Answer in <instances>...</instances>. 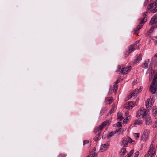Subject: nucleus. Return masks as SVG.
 Returning <instances> with one entry per match:
<instances>
[{
	"label": "nucleus",
	"instance_id": "7ed1b4c3",
	"mask_svg": "<svg viewBox=\"0 0 157 157\" xmlns=\"http://www.w3.org/2000/svg\"><path fill=\"white\" fill-rule=\"evenodd\" d=\"M147 12H145L143 13V15L144 17L142 18H141L139 20L140 22L138 26L134 29V32L136 33L138 31L140 30L141 28L142 27L144 24L147 21Z\"/></svg>",
	"mask_w": 157,
	"mask_h": 157
},
{
	"label": "nucleus",
	"instance_id": "5fc2aeb1",
	"mask_svg": "<svg viewBox=\"0 0 157 157\" xmlns=\"http://www.w3.org/2000/svg\"><path fill=\"white\" fill-rule=\"evenodd\" d=\"M150 99H147V102L148 103H149V101H150Z\"/></svg>",
	"mask_w": 157,
	"mask_h": 157
},
{
	"label": "nucleus",
	"instance_id": "c85d7f7f",
	"mask_svg": "<svg viewBox=\"0 0 157 157\" xmlns=\"http://www.w3.org/2000/svg\"><path fill=\"white\" fill-rule=\"evenodd\" d=\"M154 29L155 28L152 26H151L148 32V33H152L154 31Z\"/></svg>",
	"mask_w": 157,
	"mask_h": 157
},
{
	"label": "nucleus",
	"instance_id": "49530a36",
	"mask_svg": "<svg viewBox=\"0 0 157 157\" xmlns=\"http://www.w3.org/2000/svg\"><path fill=\"white\" fill-rule=\"evenodd\" d=\"M142 89V88L141 87H140V88L139 89L140 90L139 92H140L141 91Z\"/></svg>",
	"mask_w": 157,
	"mask_h": 157
},
{
	"label": "nucleus",
	"instance_id": "de8ad7c7",
	"mask_svg": "<svg viewBox=\"0 0 157 157\" xmlns=\"http://www.w3.org/2000/svg\"><path fill=\"white\" fill-rule=\"evenodd\" d=\"M140 41V40H139L138 41H136V43L135 44H137V43H138Z\"/></svg>",
	"mask_w": 157,
	"mask_h": 157
},
{
	"label": "nucleus",
	"instance_id": "473e14b6",
	"mask_svg": "<svg viewBox=\"0 0 157 157\" xmlns=\"http://www.w3.org/2000/svg\"><path fill=\"white\" fill-rule=\"evenodd\" d=\"M105 109H102L100 112V114L101 115H102L104 114L105 112Z\"/></svg>",
	"mask_w": 157,
	"mask_h": 157
},
{
	"label": "nucleus",
	"instance_id": "a19ab883",
	"mask_svg": "<svg viewBox=\"0 0 157 157\" xmlns=\"http://www.w3.org/2000/svg\"><path fill=\"white\" fill-rule=\"evenodd\" d=\"M95 155V153H94L92 154H90L89 156V157H94Z\"/></svg>",
	"mask_w": 157,
	"mask_h": 157
},
{
	"label": "nucleus",
	"instance_id": "37998d69",
	"mask_svg": "<svg viewBox=\"0 0 157 157\" xmlns=\"http://www.w3.org/2000/svg\"><path fill=\"white\" fill-rule=\"evenodd\" d=\"M145 105L146 106L147 108L148 109H149V105H148V103L147 104V102H146V104Z\"/></svg>",
	"mask_w": 157,
	"mask_h": 157
},
{
	"label": "nucleus",
	"instance_id": "ddd939ff",
	"mask_svg": "<svg viewBox=\"0 0 157 157\" xmlns=\"http://www.w3.org/2000/svg\"><path fill=\"white\" fill-rule=\"evenodd\" d=\"M140 90L138 89H136L134 90L131 92L132 95L133 96L134 98H135L137 96Z\"/></svg>",
	"mask_w": 157,
	"mask_h": 157
},
{
	"label": "nucleus",
	"instance_id": "58836bf2",
	"mask_svg": "<svg viewBox=\"0 0 157 157\" xmlns=\"http://www.w3.org/2000/svg\"><path fill=\"white\" fill-rule=\"evenodd\" d=\"M154 25L152 26L155 28H157V22H156L155 24H154Z\"/></svg>",
	"mask_w": 157,
	"mask_h": 157
},
{
	"label": "nucleus",
	"instance_id": "4468645a",
	"mask_svg": "<svg viewBox=\"0 0 157 157\" xmlns=\"http://www.w3.org/2000/svg\"><path fill=\"white\" fill-rule=\"evenodd\" d=\"M128 140H127V137L124 138L122 141V144L124 147H126L128 145Z\"/></svg>",
	"mask_w": 157,
	"mask_h": 157
},
{
	"label": "nucleus",
	"instance_id": "603ef678",
	"mask_svg": "<svg viewBox=\"0 0 157 157\" xmlns=\"http://www.w3.org/2000/svg\"><path fill=\"white\" fill-rule=\"evenodd\" d=\"M127 156H129V157H130L131 155H130L128 153L127 155Z\"/></svg>",
	"mask_w": 157,
	"mask_h": 157
},
{
	"label": "nucleus",
	"instance_id": "e433bc0d",
	"mask_svg": "<svg viewBox=\"0 0 157 157\" xmlns=\"http://www.w3.org/2000/svg\"><path fill=\"white\" fill-rule=\"evenodd\" d=\"M134 150L133 149H132V150H131L130 151V152L128 154H129L130 155H132V154H133V153H134Z\"/></svg>",
	"mask_w": 157,
	"mask_h": 157
},
{
	"label": "nucleus",
	"instance_id": "f03ea898",
	"mask_svg": "<svg viewBox=\"0 0 157 157\" xmlns=\"http://www.w3.org/2000/svg\"><path fill=\"white\" fill-rule=\"evenodd\" d=\"M153 78L151 84L150 86V91L152 94H154L155 92L156 89L157 84L156 82L157 81V71H153L151 73L150 77L149 79L151 80Z\"/></svg>",
	"mask_w": 157,
	"mask_h": 157
},
{
	"label": "nucleus",
	"instance_id": "dca6fc26",
	"mask_svg": "<svg viewBox=\"0 0 157 157\" xmlns=\"http://www.w3.org/2000/svg\"><path fill=\"white\" fill-rule=\"evenodd\" d=\"M157 113V107L155 106H154L152 108V115L155 117Z\"/></svg>",
	"mask_w": 157,
	"mask_h": 157
},
{
	"label": "nucleus",
	"instance_id": "9b49d317",
	"mask_svg": "<svg viewBox=\"0 0 157 157\" xmlns=\"http://www.w3.org/2000/svg\"><path fill=\"white\" fill-rule=\"evenodd\" d=\"M143 121L140 119H137L134 121V125L141 126L143 124Z\"/></svg>",
	"mask_w": 157,
	"mask_h": 157
},
{
	"label": "nucleus",
	"instance_id": "a18cd8bd",
	"mask_svg": "<svg viewBox=\"0 0 157 157\" xmlns=\"http://www.w3.org/2000/svg\"><path fill=\"white\" fill-rule=\"evenodd\" d=\"M120 82V80H117L114 83V84H117L118 83H119Z\"/></svg>",
	"mask_w": 157,
	"mask_h": 157
},
{
	"label": "nucleus",
	"instance_id": "f704fd0d",
	"mask_svg": "<svg viewBox=\"0 0 157 157\" xmlns=\"http://www.w3.org/2000/svg\"><path fill=\"white\" fill-rule=\"evenodd\" d=\"M114 107H113L112 108H111V110L109 111V113L110 114H111L114 112Z\"/></svg>",
	"mask_w": 157,
	"mask_h": 157
},
{
	"label": "nucleus",
	"instance_id": "f3484780",
	"mask_svg": "<svg viewBox=\"0 0 157 157\" xmlns=\"http://www.w3.org/2000/svg\"><path fill=\"white\" fill-rule=\"evenodd\" d=\"M122 115L123 114L121 112H118L117 114V119L120 121H121L124 118V117H123Z\"/></svg>",
	"mask_w": 157,
	"mask_h": 157
},
{
	"label": "nucleus",
	"instance_id": "72a5a7b5",
	"mask_svg": "<svg viewBox=\"0 0 157 157\" xmlns=\"http://www.w3.org/2000/svg\"><path fill=\"white\" fill-rule=\"evenodd\" d=\"M117 127H121H121L122 126L121 122H119L117 123Z\"/></svg>",
	"mask_w": 157,
	"mask_h": 157
},
{
	"label": "nucleus",
	"instance_id": "6e6d98bb",
	"mask_svg": "<svg viewBox=\"0 0 157 157\" xmlns=\"http://www.w3.org/2000/svg\"><path fill=\"white\" fill-rule=\"evenodd\" d=\"M150 155V157H152V156L153 155Z\"/></svg>",
	"mask_w": 157,
	"mask_h": 157
},
{
	"label": "nucleus",
	"instance_id": "4be33fe9",
	"mask_svg": "<svg viewBox=\"0 0 157 157\" xmlns=\"http://www.w3.org/2000/svg\"><path fill=\"white\" fill-rule=\"evenodd\" d=\"M114 134V133L113 131H112L111 132L109 133L107 135V137L108 138H110L112 137V136H113Z\"/></svg>",
	"mask_w": 157,
	"mask_h": 157
},
{
	"label": "nucleus",
	"instance_id": "f257e3e1",
	"mask_svg": "<svg viewBox=\"0 0 157 157\" xmlns=\"http://www.w3.org/2000/svg\"><path fill=\"white\" fill-rule=\"evenodd\" d=\"M111 122L110 121L106 120L103 122L101 125L95 128L94 131V132L96 135V136L94 138V140L95 141H97L98 140L101 133L103 128L106 126L109 125L110 124Z\"/></svg>",
	"mask_w": 157,
	"mask_h": 157
},
{
	"label": "nucleus",
	"instance_id": "393cba45",
	"mask_svg": "<svg viewBox=\"0 0 157 157\" xmlns=\"http://www.w3.org/2000/svg\"><path fill=\"white\" fill-rule=\"evenodd\" d=\"M153 19H151L149 23V25H152L153 24H155L156 22H157V21H155L154 20H153Z\"/></svg>",
	"mask_w": 157,
	"mask_h": 157
},
{
	"label": "nucleus",
	"instance_id": "4d7b16f0",
	"mask_svg": "<svg viewBox=\"0 0 157 157\" xmlns=\"http://www.w3.org/2000/svg\"><path fill=\"white\" fill-rule=\"evenodd\" d=\"M151 67V66H150V65H149V67Z\"/></svg>",
	"mask_w": 157,
	"mask_h": 157
},
{
	"label": "nucleus",
	"instance_id": "4c0bfd02",
	"mask_svg": "<svg viewBox=\"0 0 157 157\" xmlns=\"http://www.w3.org/2000/svg\"><path fill=\"white\" fill-rule=\"evenodd\" d=\"M66 155L65 154H61L59 155L58 157H66Z\"/></svg>",
	"mask_w": 157,
	"mask_h": 157
},
{
	"label": "nucleus",
	"instance_id": "ea45409f",
	"mask_svg": "<svg viewBox=\"0 0 157 157\" xmlns=\"http://www.w3.org/2000/svg\"><path fill=\"white\" fill-rule=\"evenodd\" d=\"M133 97V96L131 94L128 96L127 98L128 99H129Z\"/></svg>",
	"mask_w": 157,
	"mask_h": 157
},
{
	"label": "nucleus",
	"instance_id": "9d476101",
	"mask_svg": "<svg viewBox=\"0 0 157 157\" xmlns=\"http://www.w3.org/2000/svg\"><path fill=\"white\" fill-rule=\"evenodd\" d=\"M139 49L140 48L139 47H137V45H136V44H134L133 45H131L130 47L128 52L129 53H130L133 51L135 49Z\"/></svg>",
	"mask_w": 157,
	"mask_h": 157
},
{
	"label": "nucleus",
	"instance_id": "2f4dec72",
	"mask_svg": "<svg viewBox=\"0 0 157 157\" xmlns=\"http://www.w3.org/2000/svg\"><path fill=\"white\" fill-rule=\"evenodd\" d=\"M89 143V141L87 140H85L83 141V145L84 146L86 144H88Z\"/></svg>",
	"mask_w": 157,
	"mask_h": 157
},
{
	"label": "nucleus",
	"instance_id": "c756f323",
	"mask_svg": "<svg viewBox=\"0 0 157 157\" xmlns=\"http://www.w3.org/2000/svg\"><path fill=\"white\" fill-rule=\"evenodd\" d=\"M128 121V117H126L125 119H124L123 121V124H127V122Z\"/></svg>",
	"mask_w": 157,
	"mask_h": 157
},
{
	"label": "nucleus",
	"instance_id": "09e8293b",
	"mask_svg": "<svg viewBox=\"0 0 157 157\" xmlns=\"http://www.w3.org/2000/svg\"><path fill=\"white\" fill-rule=\"evenodd\" d=\"M154 57H157V53L155 54L154 56Z\"/></svg>",
	"mask_w": 157,
	"mask_h": 157
},
{
	"label": "nucleus",
	"instance_id": "864d4df0",
	"mask_svg": "<svg viewBox=\"0 0 157 157\" xmlns=\"http://www.w3.org/2000/svg\"><path fill=\"white\" fill-rule=\"evenodd\" d=\"M154 3H155L157 5V0H156V1H155V2H154Z\"/></svg>",
	"mask_w": 157,
	"mask_h": 157
},
{
	"label": "nucleus",
	"instance_id": "aec40b11",
	"mask_svg": "<svg viewBox=\"0 0 157 157\" xmlns=\"http://www.w3.org/2000/svg\"><path fill=\"white\" fill-rule=\"evenodd\" d=\"M155 153V151H154V149L152 148H150L149 149L147 155H153Z\"/></svg>",
	"mask_w": 157,
	"mask_h": 157
},
{
	"label": "nucleus",
	"instance_id": "a211bd4d",
	"mask_svg": "<svg viewBox=\"0 0 157 157\" xmlns=\"http://www.w3.org/2000/svg\"><path fill=\"white\" fill-rule=\"evenodd\" d=\"M148 135L145 134H143L141 137L142 140L144 141L147 140L148 138Z\"/></svg>",
	"mask_w": 157,
	"mask_h": 157
},
{
	"label": "nucleus",
	"instance_id": "2eb2a0df",
	"mask_svg": "<svg viewBox=\"0 0 157 157\" xmlns=\"http://www.w3.org/2000/svg\"><path fill=\"white\" fill-rule=\"evenodd\" d=\"M149 62V59H147L145 61L143 64L142 65V67L144 69L147 68L148 67V63Z\"/></svg>",
	"mask_w": 157,
	"mask_h": 157
},
{
	"label": "nucleus",
	"instance_id": "13d9d810",
	"mask_svg": "<svg viewBox=\"0 0 157 157\" xmlns=\"http://www.w3.org/2000/svg\"><path fill=\"white\" fill-rule=\"evenodd\" d=\"M89 157V156H88V157Z\"/></svg>",
	"mask_w": 157,
	"mask_h": 157
},
{
	"label": "nucleus",
	"instance_id": "cd10ccee",
	"mask_svg": "<svg viewBox=\"0 0 157 157\" xmlns=\"http://www.w3.org/2000/svg\"><path fill=\"white\" fill-rule=\"evenodd\" d=\"M155 21H157V14H155L152 17Z\"/></svg>",
	"mask_w": 157,
	"mask_h": 157
},
{
	"label": "nucleus",
	"instance_id": "a878e982",
	"mask_svg": "<svg viewBox=\"0 0 157 157\" xmlns=\"http://www.w3.org/2000/svg\"><path fill=\"white\" fill-rule=\"evenodd\" d=\"M150 133V130L148 129H146L145 130L143 133V134H145L146 135H149Z\"/></svg>",
	"mask_w": 157,
	"mask_h": 157
},
{
	"label": "nucleus",
	"instance_id": "c03bdc74",
	"mask_svg": "<svg viewBox=\"0 0 157 157\" xmlns=\"http://www.w3.org/2000/svg\"><path fill=\"white\" fill-rule=\"evenodd\" d=\"M153 101L151 100V101H150V107H151V106H152V103H153Z\"/></svg>",
	"mask_w": 157,
	"mask_h": 157
},
{
	"label": "nucleus",
	"instance_id": "423d86ee",
	"mask_svg": "<svg viewBox=\"0 0 157 157\" xmlns=\"http://www.w3.org/2000/svg\"><path fill=\"white\" fill-rule=\"evenodd\" d=\"M131 67L128 66L125 67H123L119 73H121L123 75L126 74L130 71L131 70Z\"/></svg>",
	"mask_w": 157,
	"mask_h": 157
},
{
	"label": "nucleus",
	"instance_id": "f8f14e48",
	"mask_svg": "<svg viewBox=\"0 0 157 157\" xmlns=\"http://www.w3.org/2000/svg\"><path fill=\"white\" fill-rule=\"evenodd\" d=\"M113 98L107 97L105 99V102L106 104H111L113 101Z\"/></svg>",
	"mask_w": 157,
	"mask_h": 157
},
{
	"label": "nucleus",
	"instance_id": "bb28decb",
	"mask_svg": "<svg viewBox=\"0 0 157 157\" xmlns=\"http://www.w3.org/2000/svg\"><path fill=\"white\" fill-rule=\"evenodd\" d=\"M121 129V128H120L117 129H116V131H113V132L114 133V134L117 133H120L121 131L120 130V129Z\"/></svg>",
	"mask_w": 157,
	"mask_h": 157
},
{
	"label": "nucleus",
	"instance_id": "0eeeda50",
	"mask_svg": "<svg viewBox=\"0 0 157 157\" xmlns=\"http://www.w3.org/2000/svg\"><path fill=\"white\" fill-rule=\"evenodd\" d=\"M110 142L109 141H107L105 144H101V146L100 151L101 152H103L106 150L108 148Z\"/></svg>",
	"mask_w": 157,
	"mask_h": 157
},
{
	"label": "nucleus",
	"instance_id": "412c9836",
	"mask_svg": "<svg viewBox=\"0 0 157 157\" xmlns=\"http://www.w3.org/2000/svg\"><path fill=\"white\" fill-rule=\"evenodd\" d=\"M141 60V55L139 54L137 57L136 59L134 61V63H137L138 62L140 61Z\"/></svg>",
	"mask_w": 157,
	"mask_h": 157
},
{
	"label": "nucleus",
	"instance_id": "20e7f679",
	"mask_svg": "<svg viewBox=\"0 0 157 157\" xmlns=\"http://www.w3.org/2000/svg\"><path fill=\"white\" fill-rule=\"evenodd\" d=\"M147 9L151 13H155L157 12V5L154 2L151 3L148 6Z\"/></svg>",
	"mask_w": 157,
	"mask_h": 157
},
{
	"label": "nucleus",
	"instance_id": "c9c22d12",
	"mask_svg": "<svg viewBox=\"0 0 157 157\" xmlns=\"http://www.w3.org/2000/svg\"><path fill=\"white\" fill-rule=\"evenodd\" d=\"M139 154V152L137 151L134 153V157H137Z\"/></svg>",
	"mask_w": 157,
	"mask_h": 157
},
{
	"label": "nucleus",
	"instance_id": "79ce46f5",
	"mask_svg": "<svg viewBox=\"0 0 157 157\" xmlns=\"http://www.w3.org/2000/svg\"><path fill=\"white\" fill-rule=\"evenodd\" d=\"M149 2V0H145V2L144 3V5H146Z\"/></svg>",
	"mask_w": 157,
	"mask_h": 157
},
{
	"label": "nucleus",
	"instance_id": "5701e85b",
	"mask_svg": "<svg viewBox=\"0 0 157 157\" xmlns=\"http://www.w3.org/2000/svg\"><path fill=\"white\" fill-rule=\"evenodd\" d=\"M118 86L117 84H114L113 85V92H116L117 90Z\"/></svg>",
	"mask_w": 157,
	"mask_h": 157
},
{
	"label": "nucleus",
	"instance_id": "1a4fd4ad",
	"mask_svg": "<svg viewBox=\"0 0 157 157\" xmlns=\"http://www.w3.org/2000/svg\"><path fill=\"white\" fill-rule=\"evenodd\" d=\"M134 106L133 103L132 101L127 103L124 105V108L129 109H131Z\"/></svg>",
	"mask_w": 157,
	"mask_h": 157
},
{
	"label": "nucleus",
	"instance_id": "6e6552de",
	"mask_svg": "<svg viewBox=\"0 0 157 157\" xmlns=\"http://www.w3.org/2000/svg\"><path fill=\"white\" fill-rule=\"evenodd\" d=\"M145 124L146 125H149L152 123L151 118V116L147 115L144 118Z\"/></svg>",
	"mask_w": 157,
	"mask_h": 157
},
{
	"label": "nucleus",
	"instance_id": "8fccbe9b",
	"mask_svg": "<svg viewBox=\"0 0 157 157\" xmlns=\"http://www.w3.org/2000/svg\"><path fill=\"white\" fill-rule=\"evenodd\" d=\"M112 90H110L109 91V94H111V92H112Z\"/></svg>",
	"mask_w": 157,
	"mask_h": 157
},
{
	"label": "nucleus",
	"instance_id": "3c124183",
	"mask_svg": "<svg viewBox=\"0 0 157 157\" xmlns=\"http://www.w3.org/2000/svg\"><path fill=\"white\" fill-rule=\"evenodd\" d=\"M118 69H121V67L120 66H118Z\"/></svg>",
	"mask_w": 157,
	"mask_h": 157
},
{
	"label": "nucleus",
	"instance_id": "39448f33",
	"mask_svg": "<svg viewBox=\"0 0 157 157\" xmlns=\"http://www.w3.org/2000/svg\"><path fill=\"white\" fill-rule=\"evenodd\" d=\"M146 113V110L145 109L141 108L139 111L137 112V114L140 118H143L145 116Z\"/></svg>",
	"mask_w": 157,
	"mask_h": 157
},
{
	"label": "nucleus",
	"instance_id": "6ab92c4d",
	"mask_svg": "<svg viewBox=\"0 0 157 157\" xmlns=\"http://www.w3.org/2000/svg\"><path fill=\"white\" fill-rule=\"evenodd\" d=\"M127 140H128V143H129L132 144V145L135 144V141L129 137H127Z\"/></svg>",
	"mask_w": 157,
	"mask_h": 157
},
{
	"label": "nucleus",
	"instance_id": "b1692460",
	"mask_svg": "<svg viewBox=\"0 0 157 157\" xmlns=\"http://www.w3.org/2000/svg\"><path fill=\"white\" fill-rule=\"evenodd\" d=\"M126 149L125 148H123L121 149V155H124L125 153L126 152Z\"/></svg>",
	"mask_w": 157,
	"mask_h": 157
},
{
	"label": "nucleus",
	"instance_id": "7c9ffc66",
	"mask_svg": "<svg viewBox=\"0 0 157 157\" xmlns=\"http://www.w3.org/2000/svg\"><path fill=\"white\" fill-rule=\"evenodd\" d=\"M139 133H134V136L136 139H137L139 137Z\"/></svg>",
	"mask_w": 157,
	"mask_h": 157
}]
</instances>
